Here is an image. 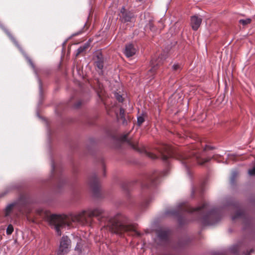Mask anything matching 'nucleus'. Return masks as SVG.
<instances>
[{
    "instance_id": "nucleus-33",
    "label": "nucleus",
    "mask_w": 255,
    "mask_h": 255,
    "mask_svg": "<svg viewBox=\"0 0 255 255\" xmlns=\"http://www.w3.org/2000/svg\"><path fill=\"white\" fill-rule=\"evenodd\" d=\"M81 105H82V102L81 101H78L76 103L74 104L73 106H74V108L78 109L79 107H80Z\"/></svg>"
},
{
    "instance_id": "nucleus-13",
    "label": "nucleus",
    "mask_w": 255,
    "mask_h": 255,
    "mask_svg": "<svg viewBox=\"0 0 255 255\" xmlns=\"http://www.w3.org/2000/svg\"><path fill=\"white\" fill-rule=\"evenodd\" d=\"M137 46L133 44H128V64H132L137 61L135 56Z\"/></svg>"
},
{
    "instance_id": "nucleus-22",
    "label": "nucleus",
    "mask_w": 255,
    "mask_h": 255,
    "mask_svg": "<svg viewBox=\"0 0 255 255\" xmlns=\"http://www.w3.org/2000/svg\"><path fill=\"white\" fill-rule=\"evenodd\" d=\"M85 25H86V23H84V24L83 25L82 28L80 30H79L78 31H77V32H75V33H73V34H72L70 36H69V37H68V38H67V39H66L64 42H63V43H62V45H64L66 44V43L67 42V41L69 39H71L72 37H74V36H77V35H79V34H81V33L83 32V28L85 27Z\"/></svg>"
},
{
    "instance_id": "nucleus-29",
    "label": "nucleus",
    "mask_w": 255,
    "mask_h": 255,
    "mask_svg": "<svg viewBox=\"0 0 255 255\" xmlns=\"http://www.w3.org/2000/svg\"><path fill=\"white\" fill-rule=\"evenodd\" d=\"M115 97L116 99L120 102H122L123 101V98L121 95L119 94L117 92L115 93L114 94Z\"/></svg>"
},
{
    "instance_id": "nucleus-17",
    "label": "nucleus",
    "mask_w": 255,
    "mask_h": 255,
    "mask_svg": "<svg viewBox=\"0 0 255 255\" xmlns=\"http://www.w3.org/2000/svg\"><path fill=\"white\" fill-rule=\"evenodd\" d=\"M202 19L201 17L197 15H193L191 17V25L192 29L196 31L200 27Z\"/></svg>"
},
{
    "instance_id": "nucleus-42",
    "label": "nucleus",
    "mask_w": 255,
    "mask_h": 255,
    "mask_svg": "<svg viewBox=\"0 0 255 255\" xmlns=\"http://www.w3.org/2000/svg\"><path fill=\"white\" fill-rule=\"evenodd\" d=\"M128 207L130 205H131L132 203V202L130 200V199H129V197H128Z\"/></svg>"
},
{
    "instance_id": "nucleus-3",
    "label": "nucleus",
    "mask_w": 255,
    "mask_h": 255,
    "mask_svg": "<svg viewBox=\"0 0 255 255\" xmlns=\"http://www.w3.org/2000/svg\"><path fill=\"white\" fill-rule=\"evenodd\" d=\"M214 149V146L206 145L204 149L201 151L198 149L197 145L191 144L181 151L175 152L170 145L162 144L157 148V150L160 153L162 160L167 166L170 164L169 158L175 157L180 160L185 167L189 177L191 178L190 167L196 162L198 164L202 165L208 161L209 159L205 158L204 156L207 155V150Z\"/></svg>"
},
{
    "instance_id": "nucleus-8",
    "label": "nucleus",
    "mask_w": 255,
    "mask_h": 255,
    "mask_svg": "<svg viewBox=\"0 0 255 255\" xmlns=\"http://www.w3.org/2000/svg\"><path fill=\"white\" fill-rule=\"evenodd\" d=\"M170 230L166 227H159L156 230V235L160 244H165L168 243Z\"/></svg>"
},
{
    "instance_id": "nucleus-45",
    "label": "nucleus",
    "mask_w": 255,
    "mask_h": 255,
    "mask_svg": "<svg viewBox=\"0 0 255 255\" xmlns=\"http://www.w3.org/2000/svg\"><path fill=\"white\" fill-rule=\"evenodd\" d=\"M92 1H93V0H89V2H90V3H92Z\"/></svg>"
},
{
    "instance_id": "nucleus-15",
    "label": "nucleus",
    "mask_w": 255,
    "mask_h": 255,
    "mask_svg": "<svg viewBox=\"0 0 255 255\" xmlns=\"http://www.w3.org/2000/svg\"><path fill=\"white\" fill-rule=\"evenodd\" d=\"M193 241V238L186 236L180 239L176 245V248L181 249L188 247Z\"/></svg>"
},
{
    "instance_id": "nucleus-35",
    "label": "nucleus",
    "mask_w": 255,
    "mask_h": 255,
    "mask_svg": "<svg viewBox=\"0 0 255 255\" xmlns=\"http://www.w3.org/2000/svg\"><path fill=\"white\" fill-rule=\"evenodd\" d=\"M75 250L79 251V252H81V249L80 245L79 243H77L76 246L75 248Z\"/></svg>"
},
{
    "instance_id": "nucleus-47",
    "label": "nucleus",
    "mask_w": 255,
    "mask_h": 255,
    "mask_svg": "<svg viewBox=\"0 0 255 255\" xmlns=\"http://www.w3.org/2000/svg\"><path fill=\"white\" fill-rule=\"evenodd\" d=\"M58 90V88H56V89H55V90H54L56 91H57Z\"/></svg>"
},
{
    "instance_id": "nucleus-11",
    "label": "nucleus",
    "mask_w": 255,
    "mask_h": 255,
    "mask_svg": "<svg viewBox=\"0 0 255 255\" xmlns=\"http://www.w3.org/2000/svg\"><path fill=\"white\" fill-rule=\"evenodd\" d=\"M93 59L95 66L99 70H102L104 68L105 58L103 55L101 50H97L94 53Z\"/></svg>"
},
{
    "instance_id": "nucleus-9",
    "label": "nucleus",
    "mask_w": 255,
    "mask_h": 255,
    "mask_svg": "<svg viewBox=\"0 0 255 255\" xmlns=\"http://www.w3.org/2000/svg\"><path fill=\"white\" fill-rule=\"evenodd\" d=\"M128 148H132L134 150H136L138 151L139 152L143 154L145 156L152 159H155L158 158V156L153 154L150 151L147 150V149L145 147H142V148H140L138 145L136 144H134L132 140L128 138Z\"/></svg>"
},
{
    "instance_id": "nucleus-31",
    "label": "nucleus",
    "mask_w": 255,
    "mask_h": 255,
    "mask_svg": "<svg viewBox=\"0 0 255 255\" xmlns=\"http://www.w3.org/2000/svg\"><path fill=\"white\" fill-rule=\"evenodd\" d=\"M144 121V119L143 116H140L137 117V124L138 126H140Z\"/></svg>"
},
{
    "instance_id": "nucleus-25",
    "label": "nucleus",
    "mask_w": 255,
    "mask_h": 255,
    "mask_svg": "<svg viewBox=\"0 0 255 255\" xmlns=\"http://www.w3.org/2000/svg\"><path fill=\"white\" fill-rule=\"evenodd\" d=\"M145 27L146 29H149L152 31H155L156 30V27L151 21H149V22L146 25Z\"/></svg>"
},
{
    "instance_id": "nucleus-19",
    "label": "nucleus",
    "mask_w": 255,
    "mask_h": 255,
    "mask_svg": "<svg viewBox=\"0 0 255 255\" xmlns=\"http://www.w3.org/2000/svg\"><path fill=\"white\" fill-rule=\"evenodd\" d=\"M96 140L94 138H90L89 139V143L87 145V149L89 152L91 154H93L95 147H96Z\"/></svg>"
},
{
    "instance_id": "nucleus-46",
    "label": "nucleus",
    "mask_w": 255,
    "mask_h": 255,
    "mask_svg": "<svg viewBox=\"0 0 255 255\" xmlns=\"http://www.w3.org/2000/svg\"><path fill=\"white\" fill-rule=\"evenodd\" d=\"M58 109H56V110H55V112H56V113H58Z\"/></svg>"
},
{
    "instance_id": "nucleus-18",
    "label": "nucleus",
    "mask_w": 255,
    "mask_h": 255,
    "mask_svg": "<svg viewBox=\"0 0 255 255\" xmlns=\"http://www.w3.org/2000/svg\"><path fill=\"white\" fill-rule=\"evenodd\" d=\"M151 68L150 70H148L147 75L149 76L148 78H149V80L150 81L153 78V75L154 72L156 70L157 67L159 65V62H156L154 61V59H152L150 62Z\"/></svg>"
},
{
    "instance_id": "nucleus-1",
    "label": "nucleus",
    "mask_w": 255,
    "mask_h": 255,
    "mask_svg": "<svg viewBox=\"0 0 255 255\" xmlns=\"http://www.w3.org/2000/svg\"><path fill=\"white\" fill-rule=\"evenodd\" d=\"M241 207L239 202L232 197H227L222 200V206L220 207H213L206 201H204L196 208L192 207L184 202H181L175 208L167 209L164 215L177 217L178 223L182 225L186 223V221L180 213H187L192 215L194 220L200 221L204 226H213L221 220L224 211L235 210V215L232 216V220L242 219L245 226L244 230L253 228L254 225V219L242 210Z\"/></svg>"
},
{
    "instance_id": "nucleus-6",
    "label": "nucleus",
    "mask_w": 255,
    "mask_h": 255,
    "mask_svg": "<svg viewBox=\"0 0 255 255\" xmlns=\"http://www.w3.org/2000/svg\"><path fill=\"white\" fill-rule=\"evenodd\" d=\"M0 28L5 33V34L9 37L10 40L13 43L15 46L17 47L21 54L27 60V62L29 65L31 66L33 69L35 77L37 78L38 84H39V100L38 102H43V89H42V82L39 78L37 70L35 67V65L33 64L32 60L28 57L27 54L23 50L22 48L18 43V41L16 40L14 37L10 33V32L0 22Z\"/></svg>"
},
{
    "instance_id": "nucleus-44",
    "label": "nucleus",
    "mask_w": 255,
    "mask_h": 255,
    "mask_svg": "<svg viewBox=\"0 0 255 255\" xmlns=\"http://www.w3.org/2000/svg\"><path fill=\"white\" fill-rule=\"evenodd\" d=\"M195 192V190L193 188H192V194H194V193Z\"/></svg>"
},
{
    "instance_id": "nucleus-12",
    "label": "nucleus",
    "mask_w": 255,
    "mask_h": 255,
    "mask_svg": "<svg viewBox=\"0 0 255 255\" xmlns=\"http://www.w3.org/2000/svg\"><path fill=\"white\" fill-rule=\"evenodd\" d=\"M112 139L116 148H121L124 142L128 141V133L122 136L111 135Z\"/></svg>"
},
{
    "instance_id": "nucleus-16",
    "label": "nucleus",
    "mask_w": 255,
    "mask_h": 255,
    "mask_svg": "<svg viewBox=\"0 0 255 255\" xmlns=\"http://www.w3.org/2000/svg\"><path fill=\"white\" fill-rule=\"evenodd\" d=\"M120 20L123 23V27H126L128 25V11L125 6H122L119 14Z\"/></svg>"
},
{
    "instance_id": "nucleus-23",
    "label": "nucleus",
    "mask_w": 255,
    "mask_h": 255,
    "mask_svg": "<svg viewBox=\"0 0 255 255\" xmlns=\"http://www.w3.org/2000/svg\"><path fill=\"white\" fill-rule=\"evenodd\" d=\"M238 171L234 170L232 172V175L230 178V183L232 185H234L236 182V179L238 175Z\"/></svg>"
},
{
    "instance_id": "nucleus-10",
    "label": "nucleus",
    "mask_w": 255,
    "mask_h": 255,
    "mask_svg": "<svg viewBox=\"0 0 255 255\" xmlns=\"http://www.w3.org/2000/svg\"><path fill=\"white\" fill-rule=\"evenodd\" d=\"M71 241L67 236H63L57 252V255H64L68 252Z\"/></svg>"
},
{
    "instance_id": "nucleus-7",
    "label": "nucleus",
    "mask_w": 255,
    "mask_h": 255,
    "mask_svg": "<svg viewBox=\"0 0 255 255\" xmlns=\"http://www.w3.org/2000/svg\"><path fill=\"white\" fill-rule=\"evenodd\" d=\"M88 183L94 197H101L99 180L95 173H92L88 177Z\"/></svg>"
},
{
    "instance_id": "nucleus-5",
    "label": "nucleus",
    "mask_w": 255,
    "mask_h": 255,
    "mask_svg": "<svg viewBox=\"0 0 255 255\" xmlns=\"http://www.w3.org/2000/svg\"><path fill=\"white\" fill-rule=\"evenodd\" d=\"M29 203L28 198L24 195H20L14 201L6 205L2 210V215L5 218L11 219L15 210L22 215H26L30 212Z\"/></svg>"
},
{
    "instance_id": "nucleus-48",
    "label": "nucleus",
    "mask_w": 255,
    "mask_h": 255,
    "mask_svg": "<svg viewBox=\"0 0 255 255\" xmlns=\"http://www.w3.org/2000/svg\"><path fill=\"white\" fill-rule=\"evenodd\" d=\"M139 0V1H142V0Z\"/></svg>"
},
{
    "instance_id": "nucleus-21",
    "label": "nucleus",
    "mask_w": 255,
    "mask_h": 255,
    "mask_svg": "<svg viewBox=\"0 0 255 255\" xmlns=\"http://www.w3.org/2000/svg\"><path fill=\"white\" fill-rule=\"evenodd\" d=\"M128 27L133 26V23L135 21L136 18L134 14L128 12Z\"/></svg>"
},
{
    "instance_id": "nucleus-24",
    "label": "nucleus",
    "mask_w": 255,
    "mask_h": 255,
    "mask_svg": "<svg viewBox=\"0 0 255 255\" xmlns=\"http://www.w3.org/2000/svg\"><path fill=\"white\" fill-rule=\"evenodd\" d=\"M182 69V66L179 63L174 64L171 68L172 71L174 72H179Z\"/></svg>"
},
{
    "instance_id": "nucleus-43",
    "label": "nucleus",
    "mask_w": 255,
    "mask_h": 255,
    "mask_svg": "<svg viewBox=\"0 0 255 255\" xmlns=\"http://www.w3.org/2000/svg\"><path fill=\"white\" fill-rule=\"evenodd\" d=\"M200 192H203L204 189L202 186L200 188Z\"/></svg>"
},
{
    "instance_id": "nucleus-2",
    "label": "nucleus",
    "mask_w": 255,
    "mask_h": 255,
    "mask_svg": "<svg viewBox=\"0 0 255 255\" xmlns=\"http://www.w3.org/2000/svg\"><path fill=\"white\" fill-rule=\"evenodd\" d=\"M93 217H97L100 222H106L105 224L113 233L123 236V234L128 231V226L122 221L121 215H118L113 218L105 219L103 210L99 208L94 209L89 208L87 211L83 210L77 214L66 215L52 214L48 218L51 228L55 230L58 236L61 235V230L66 227H70L72 223L81 224L88 223V219Z\"/></svg>"
},
{
    "instance_id": "nucleus-14",
    "label": "nucleus",
    "mask_w": 255,
    "mask_h": 255,
    "mask_svg": "<svg viewBox=\"0 0 255 255\" xmlns=\"http://www.w3.org/2000/svg\"><path fill=\"white\" fill-rule=\"evenodd\" d=\"M22 186V183L20 182H13L11 183L7 187L5 188L4 190L0 193V198L3 197L6 195L8 192L13 190H19Z\"/></svg>"
},
{
    "instance_id": "nucleus-38",
    "label": "nucleus",
    "mask_w": 255,
    "mask_h": 255,
    "mask_svg": "<svg viewBox=\"0 0 255 255\" xmlns=\"http://www.w3.org/2000/svg\"><path fill=\"white\" fill-rule=\"evenodd\" d=\"M81 46L82 47H84L85 48V50L86 49H87L88 48V43H86L83 45H82Z\"/></svg>"
},
{
    "instance_id": "nucleus-20",
    "label": "nucleus",
    "mask_w": 255,
    "mask_h": 255,
    "mask_svg": "<svg viewBox=\"0 0 255 255\" xmlns=\"http://www.w3.org/2000/svg\"><path fill=\"white\" fill-rule=\"evenodd\" d=\"M240 246L239 244H235L231 247L229 249L230 252L234 255H239Z\"/></svg>"
},
{
    "instance_id": "nucleus-28",
    "label": "nucleus",
    "mask_w": 255,
    "mask_h": 255,
    "mask_svg": "<svg viewBox=\"0 0 255 255\" xmlns=\"http://www.w3.org/2000/svg\"><path fill=\"white\" fill-rule=\"evenodd\" d=\"M85 51V48L80 46L75 51V56L77 57L80 53Z\"/></svg>"
},
{
    "instance_id": "nucleus-39",
    "label": "nucleus",
    "mask_w": 255,
    "mask_h": 255,
    "mask_svg": "<svg viewBox=\"0 0 255 255\" xmlns=\"http://www.w3.org/2000/svg\"><path fill=\"white\" fill-rule=\"evenodd\" d=\"M215 255H226L224 253H216Z\"/></svg>"
},
{
    "instance_id": "nucleus-27",
    "label": "nucleus",
    "mask_w": 255,
    "mask_h": 255,
    "mask_svg": "<svg viewBox=\"0 0 255 255\" xmlns=\"http://www.w3.org/2000/svg\"><path fill=\"white\" fill-rule=\"evenodd\" d=\"M251 19L247 18L246 19H240L239 20V23H242L243 25H246L248 24H249L251 22Z\"/></svg>"
},
{
    "instance_id": "nucleus-34",
    "label": "nucleus",
    "mask_w": 255,
    "mask_h": 255,
    "mask_svg": "<svg viewBox=\"0 0 255 255\" xmlns=\"http://www.w3.org/2000/svg\"><path fill=\"white\" fill-rule=\"evenodd\" d=\"M123 53L125 56L128 58V43L125 44Z\"/></svg>"
},
{
    "instance_id": "nucleus-32",
    "label": "nucleus",
    "mask_w": 255,
    "mask_h": 255,
    "mask_svg": "<svg viewBox=\"0 0 255 255\" xmlns=\"http://www.w3.org/2000/svg\"><path fill=\"white\" fill-rule=\"evenodd\" d=\"M248 174L250 176H255V166L248 170Z\"/></svg>"
},
{
    "instance_id": "nucleus-36",
    "label": "nucleus",
    "mask_w": 255,
    "mask_h": 255,
    "mask_svg": "<svg viewBox=\"0 0 255 255\" xmlns=\"http://www.w3.org/2000/svg\"><path fill=\"white\" fill-rule=\"evenodd\" d=\"M128 232H129V231L131 230H134V228H135V225H133V226L130 228V223H129V222L128 221Z\"/></svg>"
},
{
    "instance_id": "nucleus-4",
    "label": "nucleus",
    "mask_w": 255,
    "mask_h": 255,
    "mask_svg": "<svg viewBox=\"0 0 255 255\" xmlns=\"http://www.w3.org/2000/svg\"><path fill=\"white\" fill-rule=\"evenodd\" d=\"M168 173L169 169L168 168L162 172L155 171L149 175L147 180L142 184L141 194L143 199L140 204V207L142 209L147 207L154 200V196L151 194L152 188L160 182V178L161 177L166 176Z\"/></svg>"
},
{
    "instance_id": "nucleus-41",
    "label": "nucleus",
    "mask_w": 255,
    "mask_h": 255,
    "mask_svg": "<svg viewBox=\"0 0 255 255\" xmlns=\"http://www.w3.org/2000/svg\"><path fill=\"white\" fill-rule=\"evenodd\" d=\"M122 187L126 191L127 190V188L126 186H125L124 185H122Z\"/></svg>"
},
{
    "instance_id": "nucleus-30",
    "label": "nucleus",
    "mask_w": 255,
    "mask_h": 255,
    "mask_svg": "<svg viewBox=\"0 0 255 255\" xmlns=\"http://www.w3.org/2000/svg\"><path fill=\"white\" fill-rule=\"evenodd\" d=\"M124 113V110L123 108H121L120 110V116H121V119L123 120V123L126 121Z\"/></svg>"
},
{
    "instance_id": "nucleus-26",
    "label": "nucleus",
    "mask_w": 255,
    "mask_h": 255,
    "mask_svg": "<svg viewBox=\"0 0 255 255\" xmlns=\"http://www.w3.org/2000/svg\"><path fill=\"white\" fill-rule=\"evenodd\" d=\"M13 231V227L11 224L8 225L6 230V233L7 235H10Z\"/></svg>"
},
{
    "instance_id": "nucleus-40",
    "label": "nucleus",
    "mask_w": 255,
    "mask_h": 255,
    "mask_svg": "<svg viewBox=\"0 0 255 255\" xmlns=\"http://www.w3.org/2000/svg\"><path fill=\"white\" fill-rule=\"evenodd\" d=\"M103 175L104 176L105 175L106 171H105V167L104 164H103Z\"/></svg>"
},
{
    "instance_id": "nucleus-37",
    "label": "nucleus",
    "mask_w": 255,
    "mask_h": 255,
    "mask_svg": "<svg viewBox=\"0 0 255 255\" xmlns=\"http://www.w3.org/2000/svg\"><path fill=\"white\" fill-rule=\"evenodd\" d=\"M253 252V250H250L249 251H247L246 252L244 253L245 255H249Z\"/></svg>"
}]
</instances>
